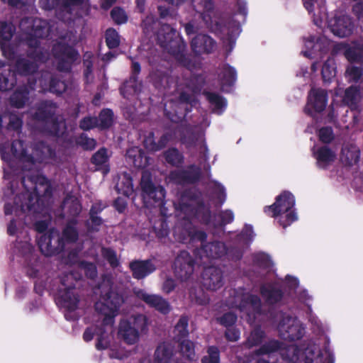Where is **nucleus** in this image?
I'll list each match as a JSON object with an SVG mask.
<instances>
[{"label":"nucleus","instance_id":"e2e57ef3","mask_svg":"<svg viewBox=\"0 0 363 363\" xmlns=\"http://www.w3.org/2000/svg\"><path fill=\"white\" fill-rule=\"evenodd\" d=\"M226 337L230 341H236L238 340L240 334L238 330L229 329L225 333Z\"/></svg>","mask_w":363,"mask_h":363},{"label":"nucleus","instance_id":"a878e982","mask_svg":"<svg viewBox=\"0 0 363 363\" xmlns=\"http://www.w3.org/2000/svg\"><path fill=\"white\" fill-rule=\"evenodd\" d=\"M359 157V152L355 147H344L342 150L341 160L347 165L356 164Z\"/></svg>","mask_w":363,"mask_h":363},{"label":"nucleus","instance_id":"4d7b16f0","mask_svg":"<svg viewBox=\"0 0 363 363\" xmlns=\"http://www.w3.org/2000/svg\"><path fill=\"white\" fill-rule=\"evenodd\" d=\"M347 73L349 75L350 79L353 81H357L361 78L362 70L359 68L350 67L347 69Z\"/></svg>","mask_w":363,"mask_h":363},{"label":"nucleus","instance_id":"f257e3e1","mask_svg":"<svg viewBox=\"0 0 363 363\" xmlns=\"http://www.w3.org/2000/svg\"><path fill=\"white\" fill-rule=\"evenodd\" d=\"M123 303V298L115 291L102 296L96 303V311L104 316V330L100 329L97 333L96 348L104 350L110 344L114 318L118 314L119 308Z\"/></svg>","mask_w":363,"mask_h":363},{"label":"nucleus","instance_id":"09e8293b","mask_svg":"<svg viewBox=\"0 0 363 363\" xmlns=\"http://www.w3.org/2000/svg\"><path fill=\"white\" fill-rule=\"evenodd\" d=\"M319 138L323 143H329L333 138V134L331 128H324L319 130Z\"/></svg>","mask_w":363,"mask_h":363},{"label":"nucleus","instance_id":"3c124183","mask_svg":"<svg viewBox=\"0 0 363 363\" xmlns=\"http://www.w3.org/2000/svg\"><path fill=\"white\" fill-rule=\"evenodd\" d=\"M157 24V22L155 21L153 16H148L145 20L143 21V30L146 33H150L155 26Z\"/></svg>","mask_w":363,"mask_h":363},{"label":"nucleus","instance_id":"7ed1b4c3","mask_svg":"<svg viewBox=\"0 0 363 363\" xmlns=\"http://www.w3.org/2000/svg\"><path fill=\"white\" fill-rule=\"evenodd\" d=\"M35 191V193L26 191L16 197L14 201L15 208H13L11 203L7 202L5 205L6 215L14 213L19 220H22L32 213H35V204L38 201V195L41 190L40 187H36Z\"/></svg>","mask_w":363,"mask_h":363},{"label":"nucleus","instance_id":"9d476101","mask_svg":"<svg viewBox=\"0 0 363 363\" xmlns=\"http://www.w3.org/2000/svg\"><path fill=\"white\" fill-rule=\"evenodd\" d=\"M57 303L65 308L67 313L65 314L67 319L74 318V315L71 313L74 311L77 308L78 298L76 296L72 289H60L57 297Z\"/></svg>","mask_w":363,"mask_h":363},{"label":"nucleus","instance_id":"052dcab7","mask_svg":"<svg viewBox=\"0 0 363 363\" xmlns=\"http://www.w3.org/2000/svg\"><path fill=\"white\" fill-rule=\"evenodd\" d=\"M234 216L231 211H225L221 214L222 223L224 224L231 222Z\"/></svg>","mask_w":363,"mask_h":363},{"label":"nucleus","instance_id":"7c9ffc66","mask_svg":"<svg viewBox=\"0 0 363 363\" xmlns=\"http://www.w3.org/2000/svg\"><path fill=\"white\" fill-rule=\"evenodd\" d=\"M336 73L335 62L333 59H328L322 68V76L325 82L330 81L335 77Z\"/></svg>","mask_w":363,"mask_h":363},{"label":"nucleus","instance_id":"a211bd4d","mask_svg":"<svg viewBox=\"0 0 363 363\" xmlns=\"http://www.w3.org/2000/svg\"><path fill=\"white\" fill-rule=\"evenodd\" d=\"M313 155L317 165L322 169L330 165L336 158V154L327 147H323L314 151Z\"/></svg>","mask_w":363,"mask_h":363},{"label":"nucleus","instance_id":"c85d7f7f","mask_svg":"<svg viewBox=\"0 0 363 363\" xmlns=\"http://www.w3.org/2000/svg\"><path fill=\"white\" fill-rule=\"evenodd\" d=\"M261 294L269 303L277 302L281 298V292L275 290L271 285H264L261 289Z\"/></svg>","mask_w":363,"mask_h":363},{"label":"nucleus","instance_id":"aec40b11","mask_svg":"<svg viewBox=\"0 0 363 363\" xmlns=\"http://www.w3.org/2000/svg\"><path fill=\"white\" fill-rule=\"evenodd\" d=\"M225 253V247L223 243L216 242L206 245L199 252L201 257L218 258Z\"/></svg>","mask_w":363,"mask_h":363},{"label":"nucleus","instance_id":"6ab92c4d","mask_svg":"<svg viewBox=\"0 0 363 363\" xmlns=\"http://www.w3.org/2000/svg\"><path fill=\"white\" fill-rule=\"evenodd\" d=\"M40 50L35 49V56L33 53L30 54L29 57L30 60H33L31 62L28 60H22L18 61L16 65L18 72L24 74L34 72L37 68V62L43 60L40 56Z\"/></svg>","mask_w":363,"mask_h":363},{"label":"nucleus","instance_id":"72a5a7b5","mask_svg":"<svg viewBox=\"0 0 363 363\" xmlns=\"http://www.w3.org/2000/svg\"><path fill=\"white\" fill-rule=\"evenodd\" d=\"M359 97L360 92L359 89L356 86H351L346 89L343 100L347 105L352 106Z\"/></svg>","mask_w":363,"mask_h":363},{"label":"nucleus","instance_id":"680f3d73","mask_svg":"<svg viewBox=\"0 0 363 363\" xmlns=\"http://www.w3.org/2000/svg\"><path fill=\"white\" fill-rule=\"evenodd\" d=\"M96 328L94 327H91L87 328L83 335V338L85 341L89 342L93 339V337L96 333Z\"/></svg>","mask_w":363,"mask_h":363},{"label":"nucleus","instance_id":"f8f14e48","mask_svg":"<svg viewBox=\"0 0 363 363\" xmlns=\"http://www.w3.org/2000/svg\"><path fill=\"white\" fill-rule=\"evenodd\" d=\"M328 26L334 35L340 38L349 35L352 30V24L347 16L335 17L329 20Z\"/></svg>","mask_w":363,"mask_h":363},{"label":"nucleus","instance_id":"473e14b6","mask_svg":"<svg viewBox=\"0 0 363 363\" xmlns=\"http://www.w3.org/2000/svg\"><path fill=\"white\" fill-rule=\"evenodd\" d=\"M180 350L182 354L187 359L192 360L195 357L194 346V344L188 340H184L181 341Z\"/></svg>","mask_w":363,"mask_h":363},{"label":"nucleus","instance_id":"0e129e2a","mask_svg":"<svg viewBox=\"0 0 363 363\" xmlns=\"http://www.w3.org/2000/svg\"><path fill=\"white\" fill-rule=\"evenodd\" d=\"M18 229L16 221L14 219L11 220L8 225V233L11 235H16L18 232Z\"/></svg>","mask_w":363,"mask_h":363},{"label":"nucleus","instance_id":"412c9836","mask_svg":"<svg viewBox=\"0 0 363 363\" xmlns=\"http://www.w3.org/2000/svg\"><path fill=\"white\" fill-rule=\"evenodd\" d=\"M130 268L134 277L136 279H142L155 269V266L151 262L139 261L131 263Z\"/></svg>","mask_w":363,"mask_h":363},{"label":"nucleus","instance_id":"c756f323","mask_svg":"<svg viewBox=\"0 0 363 363\" xmlns=\"http://www.w3.org/2000/svg\"><path fill=\"white\" fill-rule=\"evenodd\" d=\"M38 245L40 251L46 256H50L55 252V247L52 245L50 235H43L38 240Z\"/></svg>","mask_w":363,"mask_h":363},{"label":"nucleus","instance_id":"9b49d317","mask_svg":"<svg viewBox=\"0 0 363 363\" xmlns=\"http://www.w3.org/2000/svg\"><path fill=\"white\" fill-rule=\"evenodd\" d=\"M135 294L139 298L143 300L147 304L155 308L160 313L166 314L170 311L169 304L161 296L149 294L141 289H136Z\"/></svg>","mask_w":363,"mask_h":363},{"label":"nucleus","instance_id":"79ce46f5","mask_svg":"<svg viewBox=\"0 0 363 363\" xmlns=\"http://www.w3.org/2000/svg\"><path fill=\"white\" fill-rule=\"evenodd\" d=\"M26 99V96L24 92L17 91L13 94L10 102L12 106L21 108L24 104Z\"/></svg>","mask_w":363,"mask_h":363},{"label":"nucleus","instance_id":"ddd939ff","mask_svg":"<svg viewBox=\"0 0 363 363\" xmlns=\"http://www.w3.org/2000/svg\"><path fill=\"white\" fill-rule=\"evenodd\" d=\"M201 283L209 290H216L223 285V276L220 270L211 267L204 269L202 274Z\"/></svg>","mask_w":363,"mask_h":363},{"label":"nucleus","instance_id":"b1692460","mask_svg":"<svg viewBox=\"0 0 363 363\" xmlns=\"http://www.w3.org/2000/svg\"><path fill=\"white\" fill-rule=\"evenodd\" d=\"M116 189L118 193L129 196L133 192V186L131 178L127 174H121L116 184Z\"/></svg>","mask_w":363,"mask_h":363},{"label":"nucleus","instance_id":"ea45409f","mask_svg":"<svg viewBox=\"0 0 363 363\" xmlns=\"http://www.w3.org/2000/svg\"><path fill=\"white\" fill-rule=\"evenodd\" d=\"M108 159V155L106 150L101 149L99 150L92 157L93 162L97 165H105Z\"/></svg>","mask_w":363,"mask_h":363},{"label":"nucleus","instance_id":"423d86ee","mask_svg":"<svg viewBox=\"0 0 363 363\" xmlns=\"http://www.w3.org/2000/svg\"><path fill=\"white\" fill-rule=\"evenodd\" d=\"M28 30V37L26 38V44L28 46L36 48L38 45V41L35 38H43L48 34L49 28L45 21L39 19H24L21 23V27L23 29H30Z\"/></svg>","mask_w":363,"mask_h":363},{"label":"nucleus","instance_id":"4468645a","mask_svg":"<svg viewBox=\"0 0 363 363\" xmlns=\"http://www.w3.org/2000/svg\"><path fill=\"white\" fill-rule=\"evenodd\" d=\"M174 272L182 280L186 279L193 272V262L188 252H182L174 262Z\"/></svg>","mask_w":363,"mask_h":363},{"label":"nucleus","instance_id":"bf43d9fd","mask_svg":"<svg viewBox=\"0 0 363 363\" xmlns=\"http://www.w3.org/2000/svg\"><path fill=\"white\" fill-rule=\"evenodd\" d=\"M279 347V345L278 342H270L268 345H264L260 349L259 353L260 354L269 353V352H273V351L276 350L277 349H278Z\"/></svg>","mask_w":363,"mask_h":363},{"label":"nucleus","instance_id":"dca6fc26","mask_svg":"<svg viewBox=\"0 0 363 363\" xmlns=\"http://www.w3.org/2000/svg\"><path fill=\"white\" fill-rule=\"evenodd\" d=\"M126 160L136 168H144L149 163L148 158L138 147H133L127 151Z\"/></svg>","mask_w":363,"mask_h":363},{"label":"nucleus","instance_id":"f704fd0d","mask_svg":"<svg viewBox=\"0 0 363 363\" xmlns=\"http://www.w3.org/2000/svg\"><path fill=\"white\" fill-rule=\"evenodd\" d=\"M106 41L108 48H114L120 43V37L116 30L108 28L106 32Z\"/></svg>","mask_w":363,"mask_h":363},{"label":"nucleus","instance_id":"864d4df0","mask_svg":"<svg viewBox=\"0 0 363 363\" xmlns=\"http://www.w3.org/2000/svg\"><path fill=\"white\" fill-rule=\"evenodd\" d=\"M262 335L263 333L259 330H255L253 333H252L248 339V344L250 346L258 344L261 341Z\"/></svg>","mask_w":363,"mask_h":363},{"label":"nucleus","instance_id":"13d9d810","mask_svg":"<svg viewBox=\"0 0 363 363\" xmlns=\"http://www.w3.org/2000/svg\"><path fill=\"white\" fill-rule=\"evenodd\" d=\"M135 82V78H133V81L132 79L125 83L123 86V87L121 89V92L123 95L125 94V93H135V92H137L138 91V89L136 86H134V84Z\"/></svg>","mask_w":363,"mask_h":363},{"label":"nucleus","instance_id":"cd10ccee","mask_svg":"<svg viewBox=\"0 0 363 363\" xmlns=\"http://www.w3.org/2000/svg\"><path fill=\"white\" fill-rule=\"evenodd\" d=\"M167 142V138L163 136L161 138L160 141L157 143L155 142L153 135L149 133L144 140V145L147 150L151 152H156L162 148Z\"/></svg>","mask_w":363,"mask_h":363},{"label":"nucleus","instance_id":"58836bf2","mask_svg":"<svg viewBox=\"0 0 363 363\" xmlns=\"http://www.w3.org/2000/svg\"><path fill=\"white\" fill-rule=\"evenodd\" d=\"M111 16L112 19L117 24L124 23L128 20V16L125 11L120 7L113 8L111 12Z\"/></svg>","mask_w":363,"mask_h":363},{"label":"nucleus","instance_id":"338daca9","mask_svg":"<svg viewBox=\"0 0 363 363\" xmlns=\"http://www.w3.org/2000/svg\"><path fill=\"white\" fill-rule=\"evenodd\" d=\"M115 206L119 212H123L126 207V202L121 198H118L115 201Z\"/></svg>","mask_w":363,"mask_h":363},{"label":"nucleus","instance_id":"5fc2aeb1","mask_svg":"<svg viewBox=\"0 0 363 363\" xmlns=\"http://www.w3.org/2000/svg\"><path fill=\"white\" fill-rule=\"evenodd\" d=\"M236 320V316L233 313H228L220 318V323L225 326L232 325Z\"/></svg>","mask_w":363,"mask_h":363},{"label":"nucleus","instance_id":"a18cd8bd","mask_svg":"<svg viewBox=\"0 0 363 363\" xmlns=\"http://www.w3.org/2000/svg\"><path fill=\"white\" fill-rule=\"evenodd\" d=\"M96 126H99V121L92 117L84 118L80 123V127L83 130H89Z\"/></svg>","mask_w":363,"mask_h":363},{"label":"nucleus","instance_id":"6e6d98bb","mask_svg":"<svg viewBox=\"0 0 363 363\" xmlns=\"http://www.w3.org/2000/svg\"><path fill=\"white\" fill-rule=\"evenodd\" d=\"M81 268L84 270L86 275L91 278H94L96 275V267L91 263H83Z\"/></svg>","mask_w":363,"mask_h":363},{"label":"nucleus","instance_id":"37998d69","mask_svg":"<svg viewBox=\"0 0 363 363\" xmlns=\"http://www.w3.org/2000/svg\"><path fill=\"white\" fill-rule=\"evenodd\" d=\"M191 298L199 305H206L208 303V297L201 291L199 290L198 292H191Z\"/></svg>","mask_w":363,"mask_h":363},{"label":"nucleus","instance_id":"2f4dec72","mask_svg":"<svg viewBox=\"0 0 363 363\" xmlns=\"http://www.w3.org/2000/svg\"><path fill=\"white\" fill-rule=\"evenodd\" d=\"M15 83L13 73L9 71L6 74L0 75V90L2 91L11 89Z\"/></svg>","mask_w":363,"mask_h":363},{"label":"nucleus","instance_id":"603ef678","mask_svg":"<svg viewBox=\"0 0 363 363\" xmlns=\"http://www.w3.org/2000/svg\"><path fill=\"white\" fill-rule=\"evenodd\" d=\"M321 0H304V6L309 13L320 9Z\"/></svg>","mask_w":363,"mask_h":363},{"label":"nucleus","instance_id":"774afa93","mask_svg":"<svg viewBox=\"0 0 363 363\" xmlns=\"http://www.w3.org/2000/svg\"><path fill=\"white\" fill-rule=\"evenodd\" d=\"M305 46H306V48L308 49V50L320 48L318 41L315 43V38L314 37H312L310 40H307L305 43Z\"/></svg>","mask_w":363,"mask_h":363},{"label":"nucleus","instance_id":"2eb2a0df","mask_svg":"<svg viewBox=\"0 0 363 363\" xmlns=\"http://www.w3.org/2000/svg\"><path fill=\"white\" fill-rule=\"evenodd\" d=\"M13 30V26L11 23H1L0 25V45L3 55L9 59L12 58L14 54L13 48L10 43Z\"/></svg>","mask_w":363,"mask_h":363},{"label":"nucleus","instance_id":"c9c22d12","mask_svg":"<svg viewBox=\"0 0 363 363\" xmlns=\"http://www.w3.org/2000/svg\"><path fill=\"white\" fill-rule=\"evenodd\" d=\"M99 121V127L105 128L109 127L113 122V113L109 109L103 110L100 115Z\"/></svg>","mask_w":363,"mask_h":363},{"label":"nucleus","instance_id":"e433bc0d","mask_svg":"<svg viewBox=\"0 0 363 363\" xmlns=\"http://www.w3.org/2000/svg\"><path fill=\"white\" fill-rule=\"evenodd\" d=\"M220 355L218 350L215 347L208 349L207 354L202 358V363H219Z\"/></svg>","mask_w":363,"mask_h":363},{"label":"nucleus","instance_id":"f03ea898","mask_svg":"<svg viewBox=\"0 0 363 363\" xmlns=\"http://www.w3.org/2000/svg\"><path fill=\"white\" fill-rule=\"evenodd\" d=\"M294 204V196L289 192H284L277 198L273 205L265 208V212L271 213L272 217H279V222L286 228L297 220Z\"/></svg>","mask_w":363,"mask_h":363},{"label":"nucleus","instance_id":"6e6552de","mask_svg":"<svg viewBox=\"0 0 363 363\" xmlns=\"http://www.w3.org/2000/svg\"><path fill=\"white\" fill-rule=\"evenodd\" d=\"M328 96L323 89H313L308 95L305 112L312 116L322 112L326 107Z\"/></svg>","mask_w":363,"mask_h":363},{"label":"nucleus","instance_id":"de8ad7c7","mask_svg":"<svg viewBox=\"0 0 363 363\" xmlns=\"http://www.w3.org/2000/svg\"><path fill=\"white\" fill-rule=\"evenodd\" d=\"M195 3L201 4L200 7L198 8L199 11L202 13L208 12L213 8V4L212 0H194Z\"/></svg>","mask_w":363,"mask_h":363},{"label":"nucleus","instance_id":"bb28decb","mask_svg":"<svg viewBox=\"0 0 363 363\" xmlns=\"http://www.w3.org/2000/svg\"><path fill=\"white\" fill-rule=\"evenodd\" d=\"M206 97L211 104L213 111L215 113L220 114L225 108L227 103L223 97L211 93H208L206 94Z\"/></svg>","mask_w":363,"mask_h":363},{"label":"nucleus","instance_id":"5701e85b","mask_svg":"<svg viewBox=\"0 0 363 363\" xmlns=\"http://www.w3.org/2000/svg\"><path fill=\"white\" fill-rule=\"evenodd\" d=\"M236 71L232 67L224 65L219 74L221 85L223 89L231 86L236 80Z\"/></svg>","mask_w":363,"mask_h":363},{"label":"nucleus","instance_id":"39448f33","mask_svg":"<svg viewBox=\"0 0 363 363\" xmlns=\"http://www.w3.org/2000/svg\"><path fill=\"white\" fill-rule=\"evenodd\" d=\"M140 184L143 191V199L145 205L147 206L161 207L165 195L164 190L160 186L155 187L152 184L149 172H144L143 173Z\"/></svg>","mask_w":363,"mask_h":363},{"label":"nucleus","instance_id":"69168bd1","mask_svg":"<svg viewBox=\"0 0 363 363\" xmlns=\"http://www.w3.org/2000/svg\"><path fill=\"white\" fill-rule=\"evenodd\" d=\"M174 288V281L172 279H167L162 286V290L166 293L171 292Z\"/></svg>","mask_w":363,"mask_h":363},{"label":"nucleus","instance_id":"c03bdc74","mask_svg":"<svg viewBox=\"0 0 363 363\" xmlns=\"http://www.w3.org/2000/svg\"><path fill=\"white\" fill-rule=\"evenodd\" d=\"M9 120L7 130H18L21 127V120L16 114H10Z\"/></svg>","mask_w":363,"mask_h":363},{"label":"nucleus","instance_id":"f3484780","mask_svg":"<svg viewBox=\"0 0 363 363\" xmlns=\"http://www.w3.org/2000/svg\"><path fill=\"white\" fill-rule=\"evenodd\" d=\"M191 46L196 53L210 52L215 48L213 39L205 35H198L192 40Z\"/></svg>","mask_w":363,"mask_h":363},{"label":"nucleus","instance_id":"4c0bfd02","mask_svg":"<svg viewBox=\"0 0 363 363\" xmlns=\"http://www.w3.org/2000/svg\"><path fill=\"white\" fill-rule=\"evenodd\" d=\"M188 320L186 318H182L175 326L174 332L178 336V340L181 341V338L185 337L188 334L187 330Z\"/></svg>","mask_w":363,"mask_h":363},{"label":"nucleus","instance_id":"20e7f679","mask_svg":"<svg viewBox=\"0 0 363 363\" xmlns=\"http://www.w3.org/2000/svg\"><path fill=\"white\" fill-rule=\"evenodd\" d=\"M147 325V318L144 315H131L121 320L119 327V335L125 342L132 345L138 342L140 333Z\"/></svg>","mask_w":363,"mask_h":363},{"label":"nucleus","instance_id":"a19ab883","mask_svg":"<svg viewBox=\"0 0 363 363\" xmlns=\"http://www.w3.org/2000/svg\"><path fill=\"white\" fill-rule=\"evenodd\" d=\"M166 160L169 163L177 165L182 162V157L177 150L172 149L167 152Z\"/></svg>","mask_w":363,"mask_h":363},{"label":"nucleus","instance_id":"4be33fe9","mask_svg":"<svg viewBox=\"0 0 363 363\" xmlns=\"http://www.w3.org/2000/svg\"><path fill=\"white\" fill-rule=\"evenodd\" d=\"M62 6L65 10L69 11V7L77 6L83 2L84 0H62ZM40 6L45 10H51L60 5L59 0H40Z\"/></svg>","mask_w":363,"mask_h":363},{"label":"nucleus","instance_id":"8fccbe9b","mask_svg":"<svg viewBox=\"0 0 363 363\" xmlns=\"http://www.w3.org/2000/svg\"><path fill=\"white\" fill-rule=\"evenodd\" d=\"M77 238V233L72 225H68L64 230L63 239L67 241H74Z\"/></svg>","mask_w":363,"mask_h":363},{"label":"nucleus","instance_id":"393cba45","mask_svg":"<svg viewBox=\"0 0 363 363\" xmlns=\"http://www.w3.org/2000/svg\"><path fill=\"white\" fill-rule=\"evenodd\" d=\"M176 36L175 30L168 25H164L157 34V38L162 46L170 43Z\"/></svg>","mask_w":363,"mask_h":363},{"label":"nucleus","instance_id":"0eeeda50","mask_svg":"<svg viewBox=\"0 0 363 363\" xmlns=\"http://www.w3.org/2000/svg\"><path fill=\"white\" fill-rule=\"evenodd\" d=\"M230 303L233 307H238L240 312L249 316V320L254 318V314L259 312L260 308L259 298L250 294H237L235 301Z\"/></svg>","mask_w":363,"mask_h":363},{"label":"nucleus","instance_id":"1a4fd4ad","mask_svg":"<svg viewBox=\"0 0 363 363\" xmlns=\"http://www.w3.org/2000/svg\"><path fill=\"white\" fill-rule=\"evenodd\" d=\"M279 330L283 335L287 334L286 337L291 340L301 338L304 332V328L300 322L291 317L284 318L279 324Z\"/></svg>","mask_w":363,"mask_h":363},{"label":"nucleus","instance_id":"49530a36","mask_svg":"<svg viewBox=\"0 0 363 363\" xmlns=\"http://www.w3.org/2000/svg\"><path fill=\"white\" fill-rule=\"evenodd\" d=\"M102 254L104 258L108 261L111 266L116 267L118 265V259L113 250L110 249H104L102 250Z\"/></svg>","mask_w":363,"mask_h":363}]
</instances>
